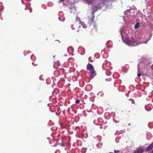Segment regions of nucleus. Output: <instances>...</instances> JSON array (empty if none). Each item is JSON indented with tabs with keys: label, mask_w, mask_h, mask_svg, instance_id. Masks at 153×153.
Listing matches in <instances>:
<instances>
[{
	"label": "nucleus",
	"mask_w": 153,
	"mask_h": 153,
	"mask_svg": "<svg viewBox=\"0 0 153 153\" xmlns=\"http://www.w3.org/2000/svg\"><path fill=\"white\" fill-rule=\"evenodd\" d=\"M124 42L126 44L129 45H132L133 46L138 45L140 44V43H137L135 41H131L128 37L126 38L124 40Z\"/></svg>",
	"instance_id": "obj_1"
},
{
	"label": "nucleus",
	"mask_w": 153,
	"mask_h": 153,
	"mask_svg": "<svg viewBox=\"0 0 153 153\" xmlns=\"http://www.w3.org/2000/svg\"><path fill=\"white\" fill-rule=\"evenodd\" d=\"M90 75L89 78L90 79H92L96 75V73L94 70L90 71Z\"/></svg>",
	"instance_id": "obj_2"
},
{
	"label": "nucleus",
	"mask_w": 153,
	"mask_h": 153,
	"mask_svg": "<svg viewBox=\"0 0 153 153\" xmlns=\"http://www.w3.org/2000/svg\"><path fill=\"white\" fill-rule=\"evenodd\" d=\"M87 69L89 70L90 71L94 70V67L92 65L89 63H88L86 66Z\"/></svg>",
	"instance_id": "obj_3"
},
{
	"label": "nucleus",
	"mask_w": 153,
	"mask_h": 153,
	"mask_svg": "<svg viewBox=\"0 0 153 153\" xmlns=\"http://www.w3.org/2000/svg\"><path fill=\"white\" fill-rule=\"evenodd\" d=\"M144 151L142 148H139L136 150L134 151V153H142Z\"/></svg>",
	"instance_id": "obj_4"
},
{
	"label": "nucleus",
	"mask_w": 153,
	"mask_h": 153,
	"mask_svg": "<svg viewBox=\"0 0 153 153\" xmlns=\"http://www.w3.org/2000/svg\"><path fill=\"white\" fill-rule=\"evenodd\" d=\"M85 28L86 27H84L82 24L79 23V25L78 27V29L77 31L79 32L80 30H82V28Z\"/></svg>",
	"instance_id": "obj_5"
},
{
	"label": "nucleus",
	"mask_w": 153,
	"mask_h": 153,
	"mask_svg": "<svg viewBox=\"0 0 153 153\" xmlns=\"http://www.w3.org/2000/svg\"><path fill=\"white\" fill-rule=\"evenodd\" d=\"M153 148V142L151 143L146 148V151H149Z\"/></svg>",
	"instance_id": "obj_6"
},
{
	"label": "nucleus",
	"mask_w": 153,
	"mask_h": 153,
	"mask_svg": "<svg viewBox=\"0 0 153 153\" xmlns=\"http://www.w3.org/2000/svg\"><path fill=\"white\" fill-rule=\"evenodd\" d=\"M94 28H92L91 30V33L93 32H96L97 31V28L96 26H93Z\"/></svg>",
	"instance_id": "obj_7"
},
{
	"label": "nucleus",
	"mask_w": 153,
	"mask_h": 153,
	"mask_svg": "<svg viewBox=\"0 0 153 153\" xmlns=\"http://www.w3.org/2000/svg\"><path fill=\"white\" fill-rule=\"evenodd\" d=\"M140 27L139 24V23L137 22L134 26V28L137 29Z\"/></svg>",
	"instance_id": "obj_8"
},
{
	"label": "nucleus",
	"mask_w": 153,
	"mask_h": 153,
	"mask_svg": "<svg viewBox=\"0 0 153 153\" xmlns=\"http://www.w3.org/2000/svg\"><path fill=\"white\" fill-rule=\"evenodd\" d=\"M114 152H110L109 153H118L119 152H120V151L119 150H114Z\"/></svg>",
	"instance_id": "obj_9"
},
{
	"label": "nucleus",
	"mask_w": 153,
	"mask_h": 153,
	"mask_svg": "<svg viewBox=\"0 0 153 153\" xmlns=\"http://www.w3.org/2000/svg\"><path fill=\"white\" fill-rule=\"evenodd\" d=\"M75 102L76 104H79L80 103V100H77L75 101Z\"/></svg>",
	"instance_id": "obj_10"
},
{
	"label": "nucleus",
	"mask_w": 153,
	"mask_h": 153,
	"mask_svg": "<svg viewBox=\"0 0 153 153\" xmlns=\"http://www.w3.org/2000/svg\"><path fill=\"white\" fill-rule=\"evenodd\" d=\"M141 76V74L140 73H138L137 74V76L138 77H140Z\"/></svg>",
	"instance_id": "obj_11"
},
{
	"label": "nucleus",
	"mask_w": 153,
	"mask_h": 153,
	"mask_svg": "<svg viewBox=\"0 0 153 153\" xmlns=\"http://www.w3.org/2000/svg\"><path fill=\"white\" fill-rule=\"evenodd\" d=\"M60 146H64V144L62 143V144H60Z\"/></svg>",
	"instance_id": "obj_12"
},
{
	"label": "nucleus",
	"mask_w": 153,
	"mask_h": 153,
	"mask_svg": "<svg viewBox=\"0 0 153 153\" xmlns=\"http://www.w3.org/2000/svg\"><path fill=\"white\" fill-rule=\"evenodd\" d=\"M138 72H140L139 68L138 67Z\"/></svg>",
	"instance_id": "obj_13"
},
{
	"label": "nucleus",
	"mask_w": 153,
	"mask_h": 153,
	"mask_svg": "<svg viewBox=\"0 0 153 153\" xmlns=\"http://www.w3.org/2000/svg\"><path fill=\"white\" fill-rule=\"evenodd\" d=\"M151 153H153V150H152V151L151 152Z\"/></svg>",
	"instance_id": "obj_14"
},
{
	"label": "nucleus",
	"mask_w": 153,
	"mask_h": 153,
	"mask_svg": "<svg viewBox=\"0 0 153 153\" xmlns=\"http://www.w3.org/2000/svg\"><path fill=\"white\" fill-rule=\"evenodd\" d=\"M61 1H63L64 0H60Z\"/></svg>",
	"instance_id": "obj_15"
},
{
	"label": "nucleus",
	"mask_w": 153,
	"mask_h": 153,
	"mask_svg": "<svg viewBox=\"0 0 153 153\" xmlns=\"http://www.w3.org/2000/svg\"><path fill=\"white\" fill-rule=\"evenodd\" d=\"M77 24H77V23H75V25H77Z\"/></svg>",
	"instance_id": "obj_16"
},
{
	"label": "nucleus",
	"mask_w": 153,
	"mask_h": 153,
	"mask_svg": "<svg viewBox=\"0 0 153 153\" xmlns=\"http://www.w3.org/2000/svg\"><path fill=\"white\" fill-rule=\"evenodd\" d=\"M30 12H31V10H30Z\"/></svg>",
	"instance_id": "obj_17"
},
{
	"label": "nucleus",
	"mask_w": 153,
	"mask_h": 153,
	"mask_svg": "<svg viewBox=\"0 0 153 153\" xmlns=\"http://www.w3.org/2000/svg\"><path fill=\"white\" fill-rule=\"evenodd\" d=\"M103 51H105V50L104 49L103 50Z\"/></svg>",
	"instance_id": "obj_18"
},
{
	"label": "nucleus",
	"mask_w": 153,
	"mask_h": 153,
	"mask_svg": "<svg viewBox=\"0 0 153 153\" xmlns=\"http://www.w3.org/2000/svg\"><path fill=\"white\" fill-rule=\"evenodd\" d=\"M92 21H93V19H92Z\"/></svg>",
	"instance_id": "obj_19"
}]
</instances>
